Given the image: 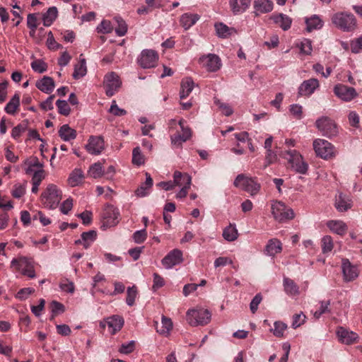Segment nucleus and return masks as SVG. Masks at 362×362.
Masks as SVG:
<instances>
[{"label": "nucleus", "mask_w": 362, "mask_h": 362, "mask_svg": "<svg viewBox=\"0 0 362 362\" xmlns=\"http://www.w3.org/2000/svg\"><path fill=\"white\" fill-rule=\"evenodd\" d=\"M62 197V191L54 184H49L41 194L42 204L49 209H56Z\"/></svg>", "instance_id": "f257e3e1"}, {"label": "nucleus", "mask_w": 362, "mask_h": 362, "mask_svg": "<svg viewBox=\"0 0 362 362\" xmlns=\"http://www.w3.org/2000/svg\"><path fill=\"white\" fill-rule=\"evenodd\" d=\"M11 266L30 279H34L36 276L35 262L31 258L25 256L13 258L11 262Z\"/></svg>", "instance_id": "f03ea898"}, {"label": "nucleus", "mask_w": 362, "mask_h": 362, "mask_svg": "<svg viewBox=\"0 0 362 362\" xmlns=\"http://www.w3.org/2000/svg\"><path fill=\"white\" fill-rule=\"evenodd\" d=\"M332 22L337 28L345 32L352 31L356 27V20L351 13H334L332 17Z\"/></svg>", "instance_id": "7ed1b4c3"}, {"label": "nucleus", "mask_w": 362, "mask_h": 362, "mask_svg": "<svg viewBox=\"0 0 362 362\" xmlns=\"http://www.w3.org/2000/svg\"><path fill=\"white\" fill-rule=\"evenodd\" d=\"M211 313L204 309H192L187 312L186 319L188 323L194 327L203 326L211 320Z\"/></svg>", "instance_id": "20e7f679"}, {"label": "nucleus", "mask_w": 362, "mask_h": 362, "mask_svg": "<svg viewBox=\"0 0 362 362\" xmlns=\"http://www.w3.org/2000/svg\"><path fill=\"white\" fill-rule=\"evenodd\" d=\"M313 145L316 155L323 159L327 160L336 156L334 146L327 140L317 139Z\"/></svg>", "instance_id": "39448f33"}, {"label": "nucleus", "mask_w": 362, "mask_h": 362, "mask_svg": "<svg viewBox=\"0 0 362 362\" xmlns=\"http://www.w3.org/2000/svg\"><path fill=\"white\" fill-rule=\"evenodd\" d=\"M286 155V159L294 171L303 175L307 173L308 165L299 152L294 149L288 150Z\"/></svg>", "instance_id": "423d86ee"}, {"label": "nucleus", "mask_w": 362, "mask_h": 362, "mask_svg": "<svg viewBox=\"0 0 362 362\" xmlns=\"http://www.w3.org/2000/svg\"><path fill=\"white\" fill-rule=\"evenodd\" d=\"M272 214L275 220L279 222L286 221L294 218L293 209L282 202H274L272 204Z\"/></svg>", "instance_id": "0eeeda50"}, {"label": "nucleus", "mask_w": 362, "mask_h": 362, "mask_svg": "<svg viewBox=\"0 0 362 362\" xmlns=\"http://www.w3.org/2000/svg\"><path fill=\"white\" fill-rule=\"evenodd\" d=\"M234 185L247 192L251 195L256 194L260 189V185L254 178L245 177L242 174L236 177Z\"/></svg>", "instance_id": "6e6552de"}, {"label": "nucleus", "mask_w": 362, "mask_h": 362, "mask_svg": "<svg viewBox=\"0 0 362 362\" xmlns=\"http://www.w3.org/2000/svg\"><path fill=\"white\" fill-rule=\"evenodd\" d=\"M315 125L319 131L327 137L332 138L338 133L337 125L327 117H322L317 119Z\"/></svg>", "instance_id": "1a4fd4ad"}, {"label": "nucleus", "mask_w": 362, "mask_h": 362, "mask_svg": "<svg viewBox=\"0 0 362 362\" xmlns=\"http://www.w3.org/2000/svg\"><path fill=\"white\" fill-rule=\"evenodd\" d=\"M158 59L157 52L153 49H144L138 59V63L144 69H150L156 66Z\"/></svg>", "instance_id": "9d476101"}, {"label": "nucleus", "mask_w": 362, "mask_h": 362, "mask_svg": "<svg viewBox=\"0 0 362 362\" xmlns=\"http://www.w3.org/2000/svg\"><path fill=\"white\" fill-rule=\"evenodd\" d=\"M200 64L209 72H215L221 66V59L214 54L203 55L199 58Z\"/></svg>", "instance_id": "9b49d317"}, {"label": "nucleus", "mask_w": 362, "mask_h": 362, "mask_svg": "<svg viewBox=\"0 0 362 362\" xmlns=\"http://www.w3.org/2000/svg\"><path fill=\"white\" fill-rule=\"evenodd\" d=\"M121 81L115 72L107 74L105 77L104 86L105 93L108 96H112L121 86Z\"/></svg>", "instance_id": "f8f14e48"}, {"label": "nucleus", "mask_w": 362, "mask_h": 362, "mask_svg": "<svg viewBox=\"0 0 362 362\" xmlns=\"http://www.w3.org/2000/svg\"><path fill=\"white\" fill-rule=\"evenodd\" d=\"M336 334L339 341L347 345L356 343L359 339L357 333L343 327H338Z\"/></svg>", "instance_id": "ddd939ff"}, {"label": "nucleus", "mask_w": 362, "mask_h": 362, "mask_svg": "<svg viewBox=\"0 0 362 362\" xmlns=\"http://www.w3.org/2000/svg\"><path fill=\"white\" fill-rule=\"evenodd\" d=\"M334 94L341 100L349 102L356 97L355 88L343 84H337L334 88Z\"/></svg>", "instance_id": "4468645a"}, {"label": "nucleus", "mask_w": 362, "mask_h": 362, "mask_svg": "<svg viewBox=\"0 0 362 362\" xmlns=\"http://www.w3.org/2000/svg\"><path fill=\"white\" fill-rule=\"evenodd\" d=\"M182 252L180 250L174 249L162 259V264L165 269H169L182 263Z\"/></svg>", "instance_id": "2eb2a0df"}, {"label": "nucleus", "mask_w": 362, "mask_h": 362, "mask_svg": "<svg viewBox=\"0 0 362 362\" xmlns=\"http://www.w3.org/2000/svg\"><path fill=\"white\" fill-rule=\"evenodd\" d=\"M86 151L92 155H99L104 149V140L101 136H91L86 145Z\"/></svg>", "instance_id": "dca6fc26"}, {"label": "nucleus", "mask_w": 362, "mask_h": 362, "mask_svg": "<svg viewBox=\"0 0 362 362\" xmlns=\"http://www.w3.org/2000/svg\"><path fill=\"white\" fill-rule=\"evenodd\" d=\"M320 86V83L316 78H310L304 81L298 87V93L300 96H310L316 89Z\"/></svg>", "instance_id": "f3484780"}, {"label": "nucleus", "mask_w": 362, "mask_h": 362, "mask_svg": "<svg viewBox=\"0 0 362 362\" xmlns=\"http://www.w3.org/2000/svg\"><path fill=\"white\" fill-rule=\"evenodd\" d=\"M185 121L180 119L178 122V124L182 130V134H177L171 136V143L175 146H180L182 143L185 142L191 137V130L189 128L185 127Z\"/></svg>", "instance_id": "a211bd4d"}, {"label": "nucleus", "mask_w": 362, "mask_h": 362, "mask_svg": "<svg viewBox=\"0 0 362 362\" xmlns=\"http://www.w3.org/2000/svg\"><path fill=\"white\" fill-rule=\"evenodd\" d=\"M106 325L112 329L110 332L114 334L122 327L124 325V319L119 315H112L106 318L104 322H100V326L103 328H105Z\"/></svg>", "instance_id": "6ab92c4d"}, {"label": "nucleus", "mask_w": 362, "mask_h": 362, "mask_svg": "<svg viewBox=\"0 0 362 362\" xmlns=\"http://www.w3.org/2000/svg\"><path fill=\"white\" fill-rule=\"evenodd\" d=\"M342 272L346 281H353L358 276V268L352 265L347 259L342 261Z\"/></svg>", "instance_id": "aec40b11"}, {"label": "nucleus", "mask_w": 362, "mask_h": 362, "mask_svg": "<svg viewBox=\"0 0 362 362\" xmlns=\"http://www.w3.org/2000/svg\"><path fill=\"white\" fill-rule=\"evenodd\" d=\"M119 214L117 209L113 206H107L104 213V225L107 227H112L117 224Z\"/></svg>", "instance_id": "412c9836"}, {"label": "nucleus", "mask_w": 362, "mask_h": 362, "mask_svg": "<svg viewBox=\"0 0 362 362\" xmlns=\"http://www.w3.org/2000/svg\"><path fill=\"white\" fill-rule=\"evenodd\" d=\"M173 182L175 187H190L192 184V177L187 173L175 171L173 174Z\"/></svg>", "instance_id": "4be33fe9"}, {"label": "nucleus", "mask_w": 362, "mask_h": 362, "mask_svg": "<svg viewBox=\"0 0 362 362\" xmlns=\"http://www.w3.org/2000/svg\"><path fill=\"white\" fill-rule=\"evenodd\" d=\"M251 0H230V8L234 15L245 12L250 6Z\"/></svg>", "instance_id": "5701e85b"}, {"label": "nucleus", "mask_w": 362, "mask_h": 362, "mask_svg": "<svg viewBox=\"0 0 362 362\" xmlns=\"http://www.w3.org/2000/svg\"><path fill=\"white\" fill-rule=\"evenodd\" d=\"M335 207L339 212H344L351 209L352 201L347 195L340 193L335 199Z\"/></svg>", "instance_id": "b1692460"}, {"label": "nucleus", "mask_w": 362, "mask_h": 362, "mask_svg": "<svg viewBox=\"0 0 362 362\" xmlns=\"http://www.w3.org/2000/svg\"><path fill=\"white\" fill-rule=\"evenodd\" d=\"M254 8L256 16L269 13L273 9V2L271 0H255Z\"/></svg>", "instance_id": "393cba45"}, {"label": "nucleus", "mask_w": 362, "mask_h": 362, "mask_svg": "<svg viewBox=\"0 0 362 362\" xmlns=\"http://www.w3.org/2000/svg\"><path fill=\"white\" fill-rule=\"evenodd\" d=\"M200 18L197 13H185L180 16V23L182 28L187 30L193 26Z\"/></svg>", "instance_id": "a878e982"}, {"label": "nucleus", "mask_w": 362, "mask_h": 362, "mask_svg": "<svg viewBox=\"0 0 362 362\" xmlns=\"http://www.w3.org/2000/svg\"><path fill=\"white\" fill-rule=\"evenodd\" d=\"M36 87L43 93H50L54 89L55 84L52 78L44 76L36 82Z\"/></svg>", "instance_id": "bb28decb"}, {"label": "nucleus", "mask_w": 362, "mask_h": 362, "mask_svg": "<svg viewBox=\"0 0 362 362\" xmlns=\"http://www.w3.org/2000/svg\"><path fill=\"white\" fill-rule=\"evenodd\" d=\"M327 226L332 232L339 235H344L348 229L346 224L344 221L339 220L329 221L327 223Z\"/></svg>", "instance_id": "cd10ccee"}, {"label": "nucleus", "mask_w": 362, "mask_h": 362, "mask_svg": "<svg viewBox=\"0 0 362 362\" xmlns=\"http://www.w3.org/2000/svg\"><path fill=\"white\" fill-rule=\"evenodd\" d=\"M97 233L95 230H89L81 234V239L75 241L76 245H83L85 249H87L95 240Z\"/></svg>", "instance_id": "c85d7f7f"}, {"label": "nucleus", "mask_w": 362, "mask_h": 362, "mask_svg": "<svg viewBox=\"0 0 362 362\" xmlns=\"http://www.w3.org/2000/svg\"><path fill=\"white\" fill-rule=\"evenodd\" d=\"M157 332L162 335L167 336L170 334L173 329V322L170 318L164 315L161 317V327H158V323L155 322Z\"/></svg>", "instance_id": "c756f323"}, {"label": "nucleus", "mask_w": 362, "mask_h": 362, "mask_svg": "<svg viewBox=\"0 0 362 362\" xmlns=\"http://www.w3.org/2000/svg\"><path fill=\"white\" fill-rule=\"evenodd\" d=\"M272 18L274 22L284 30H287L291 28L292 20L291 18L284 13L273 15Z\"/></svg>", "instance_id": "7c9ffc66"}, {"label": "nucleus", "mask_w": 362, "mask_h": 362, "mask_svg": "<svg viewBox=\"0 0 362 362\" xmlns=\"http://www.w3.org/2000/svg\"><path fill=\"white\" fill-rule=\"evenodd\" d=\"M194 87V83L191 78H185L181 82V90L180 97L185 99L189 96Z\"/></svg>", "instance_id": "2f4dec72"}, {"label": "nucleus", "mask_w": 362, "mask_h": 362, "mask_svg": "<svg viewBox=\"0 0 362 362\" xmlns=\"http://www.w3.org/2000/svg\"><path fill=\"white\" fill-rule=\"evenodd\" d=\"M284 291L290 296H294L299 294L298 286L291 279L284 277L283 280Z\"/></svg>", "instance_id": "473e14b6"}, {"label": "nucleus", "mask_w": 362, "mask_h": 362, "mask_svg": "<svg viewBox=\"0 0 362 362\" xmlns=\"http://www.w3.org/2000/svg\"><path fill=\"white\" fill-rule=\"evenodd\" d=\"M83 179V172L79 168H75L69 176L68 184L71 187H76L82 183Z\"/></svg>", "instance_id": "72a5a7b5"}, {"label": "nucleus", "mask_w": 362, "mask_h": 362, "mask_svg": "<svg viewBox=\"0 0 362 362\" xmlns=\"http://www.w3.org/2000/svg\"><path fill=\"white\" fill-rule=\"evenodd\" d=\"M59 135L63 141H70L76 137V132L68 124H64L59 130Z\"/></svg>", "instance_id": "f704fd0d"}, {"label": "nucleus", "mask_w": 362, "mask_h": 362, "mask_svg": "<svg viewBox=\"0 0 362 362\" xmlns=\"http://www.w3.org/2000/svg\"><path fill=\"white\" fill-rule=\"evenodd\" d=\"M282 250V244L277 239H271L266 245L265 251L267 255L274 256Z\"/></svg>", "instance_id": "c9c22d12"}, {"label": "nucleus", "mask_w": 362, "mask_h": 362, "mask_svg": "<svg viewBox=\"0 0 362 362\" xmlns=\"http://www.w3.org/2000/svg\"><path fill=\"white\" fill-rule=\"evenodd\" d=\"M306 29L308 32L313 30H319L323 26V21L317 16L313 15L310 18L305 19Z\"/></svg>", "instance_id": "e433bc0d"}, {"label": "nucleus", "mask_w": 362, "mask_h": 362, "mask_svg": "<svg viewBox=\"0 0 362 362\" xmlns=\"http://www.w3.org/2000/svg\"><path fill=\"white\" fill-rule=\"evenodd\" d=\"M58 11L57 7H50L42 16L43 24L45 26H50L57 17Z\"/></svg>", "instance_id": "4c0bfd02"}, {"label": "nucleus", "mask_w": 362, "mask_h": 362, "mask_svg": "<svg viewBox=\"0 0 362 362\" xmlns=\"http://www.w3.org/2000/svg\"><path fill=\"white\" fill-rule=\"evenodd\" d=\"M238 230L235 225L230 224L223 231V238L228 241L232 242L238 238Z\"/></svg>", "instance_id": "58836bf2"}, {"label": "nucleus", "mask_w": 362, "mask_h": 362, "mask_svg": "<svg viewBox=\"0 0 362 362\" xmlns=\"http://www.w3.org/2000/svg\"><path fill=\"white\" fill-rule=\"evenodd\" d=\"M20 105V97L15 94L5 107V111L10 115H13Z\"/></svg>", "instance_id": "ea45409f"}, {"label": "nucleus", "mask_w": 362, "mask_h": 362, "mask_svg": "<svg viewBox=\"0 0 362 362\" xmlns=\"http://www.w3.org/2000/svg\"><path fill=\"white\" fill-rule=\"evenodd\" d=\"M86 74V65L84 59H81L80 62L75 65L73 77L76 79L80 78Z\"/></svg>", "instance_id": "a19ab883"}, {"label": "nucleus", "mask_w": 362, "mask_h": 362, "mask_svg": "<svg viewBox=\"0 0 362 362\" xmlns=\"http://www.w3.org/2000/svg\"><path fill=\"white\" fill-rule=\"evenodd\" d=\"M297 47L303 54L310 55L313 51L312 42L309 39H303L297 44Z\"/></svg>", "instance_id": "79ce46f5"}, {"label": "nucleus", "mask_w": 362, "mask_h": 362, "mask_svg": "<svg viewBox=\"0 0 362 362\" xmlns=\"http://www.w3.org/2000/svg\"><path fill=\"white\" fill-rule=\"evenodd\" d=\"M115 20L117 23V27L115 29L117 35L119 37L125 35L127 32V25L125 21L119 16H116Z\"/></svg>", "instance_id": "37998d69"}, {"label": "nucleus", "mask_w": 362, "mask_h": 362, "mask_svg": "<svg viewBox=\"0 0 362 362\" xmlns=\"http://www.w3.org/2000/svg\"><path fill=\"white\" fill-rule=\"evenodd\" d=\"M132 163L134 165L140 166L144 164L145 158L139 147H136L132 151Z\"/></svg>", "instance_id": "c03bdc74"}, {"label": "nucleus", "mask_w": 362, "mask_h": 362, "mask_svg": "<svg viewBox=\"0 0 362 362\" xmlns=\"http://www.w3.org/2000/svg\"><path fill=\"white\" fill-rule=\"evenodd\" d=\"M215 28L218 36L220 37L226 38L231 34L232 29L222 23H216Z\"/></svg>", "instance_id": "a18cd8bd"}, {"label": "nucleus", "mask_w": 362, "mask_h": 362, "mask_svg": "<svg viewBox=\"0 0 362 362\" xmlns=\"http://www.w3.org/2000/svg\"><path fill=\"white\" fill-rule=\"evenodd\" d=\"M88 174L93 178L100 177L104 174L101 163H95L93 164L89 168Z\"/></svg>", "instance_id": "49530a36"}, {"label": "nucleus", "mask_w": 362, "mask_h": 362, "mask_svg": "<svg viewBox=\"0 0 362 362\" xmlns=\"http://www.w3.org/2000/svg\"><path fill=\"white\" fill-rule=\"evenodd\" d=\"M30 66L34 71L40 74L45 72L47 69V64L41 59L34 60Z\"/></svg>", "instance_id": "de8ad7c7"}, {"label": "nucleus", "mask_w": 362, "mask_h": 362, "mask_svg": "<svg viewBox=\"0 0 362 362\" xmlns=\"http://www.w3.org/2000/svg\"><path fill=\"white\" fill-rule=\"evenodd\" d=\"M274 329H271L274 335L277 337H283L284 332L285 329L287 328V325L282 322L276 321L274 322Z\"/></svg>", "instance_id": "09e8293b"}, {"label": "nucleus", "mask_w": 362, "mask_h": 362, "mask_svg": "<svg viewBox=\"0 0 362 362\" xmlns=\"http://www.w3.org/2000/svg\"><path fill=\"white\" fill-rule=\"evenodd\" d=\"M56 105L58 108L59 114L67 116L69 115L71 108L66 100H58L56 102Z\"/></svg>", "instance_id": "8fccbe9b"}, {"label": "nucleus", "mask_w": 362, "mask_h": 362, "mask_svg": "<svg viewBox=\"0 0 362 362\" xmlns=\"http://www.w3.org/2000/svg\"><path fill=\"white\" fill-rule=\"evenodd\" d=\"M333 249V240L331 236L325 235L322 239V250L323 253H327Z\"/></svg>", "instance_id": "3c124183"}, {"label": "nucleus", "mask_w": 362, "mask_h": 362, "mask_svg": "<svg viewBox=\"0 0 362 362\" xmlns=\"http://www.w3.org/2000/svg\"><path fill=\"white\" fill-rule=\"evenodd\" d=\"M25 188H26V182H25L23 184H16L13 186V189L12 190V195L17 199L21 198L24 195L25 193Z\"/></svg>", "instance_id": "603ef678"}, {"label": "nucleus", "mask_w": 362, "mask_h": 362, "mask_svg": "<svg viewBox=\"0 0 362 362\" xmlns=\"http://www.w3.org/2000/svg\"><path fill=\"white\" fill-rule=\"evenodd\" d=\"M127 298H126V303L128 305L132 306L134 303L137 291L135 286H133L132 287H128L127 291Z\"/></svg>", "instance_id": "864d4df0"}, {"label": "nucleus", "mask_w": 362, "mask_h": 362, "mask_svg": "<svg viewBox=\"0 0 362 362\" xmlns=\"http://www.w3.org/2000/svg\"><path fill=\"white\" fill-rule=\"evenodd\" d=\"M112 26L109 21L103 20L96 28L98 33L107 34L112 31Z\"/></svg>", "instance_id": "5fc2aeb1"}, {"label": "nucleus", "mask_w": 362, "mask_h": 362, "mask_svg": "<svg viewBox=\"0 0 362 362\" xmlns=\"http://www.w3.org/2000/svg\"><path fill=\"white\" fill-rule=\"evenodd\" d=\"M320 303V306L319 309L315 310L313 313V315L316 319L320 318L322 314L329 312V305L330 304L329 300L321 301Z\"/></svg>", "instance_id": "6e6d98bb"}, {"label": "nucleus", "mask_w": 362, "mask_h": 362, "mask_svg": "<svg viewBox=\"0 0 362 362\" xmlns=\"http://www.w3.org/2000/svg\"><path fill=\"white\" fill-rule=\"evenodd\" d=\"M147 238V232L146 229L136 230L133 234V240L137 244L144 243Z\"/></svg>", "instance_id": "4d7b16f0"}, {"label": "nucleus", "mask_w": 362, "mask_h": 362, "mask_svg": "<svg viewBox=\"0 0 362 362\" xmlns=\"http://www.w3.org/2000/svg\"><path fill=\"white\" fill-rule=\"evenodd\" d=\"M306 317L303 313L296 314L293 317L292 327L296 329L305 322Z\"/></svg>", "instance_id": "13d9d810"}, {"label": "nucleus", "mask_w": 362, "mask_h": 362, "mask_svg": "<svg viewBox=\"0 0 362 362\" xmlns=\"http://www.w3.org/2000/svg\"><path fill=\"white\" fill-rule=\"evenodd\" d=\"M27 129V124L25 123H21L18 124L16 127H13L11 132V136L17 139L21 136V135L25 132Z\"/></svg>", "instance_id": "bf43d9fd"}, {"label": "nucleus", "mask_w": 362, "mask_h": 362, "mask_svg": "<svg viewBox=\"0 0 362 362\" xmlns=\"http://www.w3.org/2000/svg\"><path fill=\"white\" fill-rule=\"evenodd\" d=\"M109 112L115 116H122L127 114V111L119 107L115 100L112 101Z\"/></svg>", "instance_id": "052dcab7"}, {"label": "nucleus", "mask_w": 362, "mask_h": 362, "mask_svg": "<svg viewBox=\"0 0 362 362\" xmlns=\"http://www.w3.org/2000/svg\"><path fill=\"white\" fill-rule=\"evenodd\" d=\"M262 300V295L260 293H257L252 298L250 304V309L252 313H255L258 309V306Z\"/></svg>", "instance_id": "680f3d73"}, {"label": "nucleus", "mask_w": 362, "mask_h": 362, "mask_svg": "<svg viewBox=\"0 0 362 362\" xmlns=\"http://www.w3.org/2000/svg\"><path fill=\"white\" fill-rule=\"evenodd\" d=\"M351 49L353 53H359L362 51V37L351 42Z\"/></svg>", "instance_id": "e2e57ef3"}, {"label": "nucleus", "mask_w": 362, "mask_h": 362, "mask_svg": "<svg viewBox=\"0 0 362 362\" xmlns=\"http://www.w3.org/2000/svg\"><path fill=\"white\" fill-rule=\"evenodd\" d=\"M73 207V199L69 198L64 201L60 206V211L63 214H68V213L72 209Z\"/></svg>", "instance_id": "0e129e2a"}, {"label": "nucleus", "mask_w": 362, "mask_h": 362, "mask_svg": "<svg viewBox=\"0 0 362 362\" xmlns=\"http://www.w3.org/2000/svg\"><path fill=\"white\" fill-rule=\"evenodd\" d=\"M37 14L29 13L27 17V25L30 29H37Z\"/></svg>", "instance_id": "69168bd1"}, {"label": "nucleus", "mask_w": 362, "mask_h": 362, "mask_svg": "<svg viewBox=\"0 0 362 362\" xmlns=\"http://www.w3.org/2000/svg\"><path fill=\"white\" fill-rule=\"evenodd\" d=\"M291 113L296 118L300 119L303 115V107L298 104H293L290 106Z\"/></svg>", "instance_id": "338daca9"}, {"label": "nucleus", "mask_w": 362, "mask_h": 362, "mask_svg": "<svg viewBox=\"0 0 362 362\" xmlns=\"http://www.w3.org/2000/svg\"><path fill=\"white\" fill-rule=\"evenodd\" d=\"M233 261L231 259L227 257H219L214 261V267L218 268L219 267H224L227 264H232Z\"/></svg>", "instance_id": "774afa93"}]
</instances>
